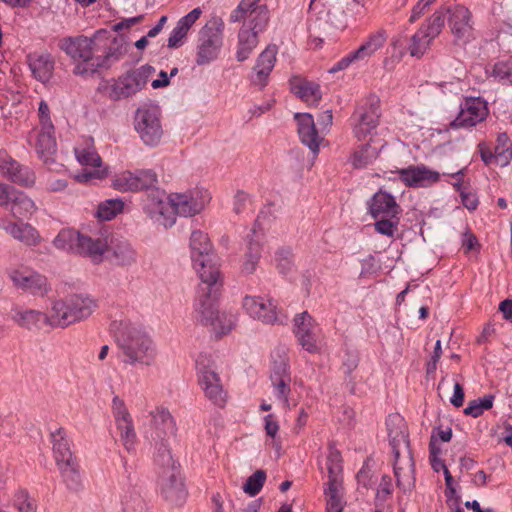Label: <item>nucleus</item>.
<instances>
[{"label":"nucleus","instance_id":"f257e3e1","mask_svg":"<svg viewBox=\"0 0 512 512\" xmlns=\"http://www.w3.org/2000/svg\"><path fill=\"white\" fill-rule=\"evenodd\" d=\"M212 194L203 186H195L184 191L152 192L144 206L146 214L165 228L172 227L180 217H193L201 214L210 204Z\"/></svg>","mask_w":512,"mask_h":512},{"label":"nucleus","instance_id":"f03ea898","mask_svg":"<svg viewBox=\"0 0 512 512\" xmlns=\"http://www.w3.org/2000/svg\"><path fill=\"white\" fill-rule=\"evenodd\" d=\"M115 338L125 364L149 367L155 363L157 346L143 326L131 322H120Z\"/></svg>","mask_w":512,"mask_h":512},{"label":"nucleus","instance_id":"7ed1b4c3","mask_svg":"<svg viewBox=\"0 0 512 512\" xmlns=\"http://www.w3.org/2000/svg\"><path fill=\"white\" fill-rule=\"evenodd\" d=\"M97 308V300L88 295H70L53 302L49 314V324L54 327L66 328L89 318Z\"/></svg>","mask_w":512,"mask_h":512},{"label":"nucleus","instance_id":"20e7f679","mask_svg":"<svg viewBox=\"0 0 512 512\" xmlns=\"http://www.w3.org/2000/svg\"><path fill=\"white\" fill-rule=\"evenodd\" d=\"M189 247L193 267L201 281L210 288H217L221 284V273L213 263V247L208 235L201 230L192 231Z\"/></svg>","mask_w":512,"mask_h":512},{"label":"nucleus","instance_id":"39448f33","mask_svg":"<svg viewBox=\"0 0 512 512\" xmlns=\"http://www.w3.org/2000/svg\"><path fill=\"white\" fill-rule=\"evenodd\" d=\"M56 248L67 250L100 261L108 249V242L103 237L93 238L74 229H62L53 241Z\"/></svg>","mask_w":512,"mask_h":512},{"label":"nucleus","instance_id":"423d86ee","mask_svg":"<svg viewBox=\"0 0 512 512\" xmlns=\"http://www.w3.org/2000/svg\"><path fill=\"white\" fill-rule=\"evenodd\" d=\"M224 20L217 15L211 16L199 31L195 62L204 66L220 56L224 39Z\"/></svg>","mask_w":512,"mask_h":512},{"label":"nucleus","instance_id":"0eeeda50","mask_svg":"<svg viewBox=\"0 0 512 512\" xmlns=\"http://www.w3.org/2000/svg\"><path fill=\"white\" fill-rule=\"evenodd\" d=\"M96 48L102 52L97 56V60L92 67L76 65L74 73L77 75L93 74L99 68H108L116 61L120 60L126 53L125 41L121 37H115L106 30H99L95 33Z\"/></svg>","mask_w":512,"mask_h":512},{"label":"nucleus","instance_id":"6e6552de","mask_svg":"<svg viewBox=\"0 0 512 512\" xmlns=\"http://www.w3.org/2000/svg\"><path fill=\"white\" fill-rule=\"evenodd\" d=\"M153 431L150 438L151 443L157 450L163 464L169 465L172 462L170 441L175 436L176 425L169 410L158 407L151 412Z\"/></svg>","mask_w":512,"mask_h":512},{"label":"nucleus","instance_id":"1a4fd4ad","mask_svg":"<svg viewBox=\"0 0 512 512\" xmlns=\"http://www.w3.org/2000/svg\"><path fill=\"white\" fill-rule=\"evenodd\" d=\"M150 65H142L126 71L107 86V95L111 100L118 101L130 98L140 92L154 74Z\"/></svg>","mask_w":512,"mask_h":512},{"label":"nucleus","instance_id":"9d476101","mask_svg":"<svg viewBox=\"0 0 512 512\" xmlns=\"http://www.w3.org/2000/svg\"><path fill=\"white\" fill-rule=\"evenodd\" d=\"M160 116L157 106H143L135 112V130L147 145H157L164 134Z\"/></svg>","mask_w":512,"mask_h":512},{"label":"nucleus","instance_id":"9b49d317","mask_svg":"<svg viewBox=\"0 0 512 512\" xmlns=\"http://www.w3.org/2000/svg\"><path fill=\"white\" fill-rule=\"evenodd\" d=\"M251 23L244 24L238 33V46L236 58L242 62L248 59L252 51L258 45V33L264 29L268 22L267 12L263 9H253L250 12Z\"/></svg>","mask_w":512,"mask_h":512},{"label":"nucleus","instance_id":"f8f14e48","mask_svg":"<svg viewBox=\"0 0 512 512\" xmlns=\"http://www.w3.org/2000/svg\"><path fill=\"white\" fill-rule=\"evenodd\" d=\"M111 409L120 441L124 448L131 452L135 449L137 443V434L132 415L125 401L117 395L112 398Z\"/></svg>","mask_w":512,"mask_h":512},{"label":"nucleus","instance_id":"ddd939ff","mask_svg":"<svg viewBox=\"0 0 512 512\" xmlns=\"http://www.w3.org/2000/svg\"><path fill=\"white\" fill-rule=\"evenodd\" d=\"M448 26L453 37L463 44L476 39L473 14L466 6L456 4L447 9Z\"/></svg>","mask_w":512,"mask_h":512},{"label":"nucleus","instance_id":"4468645a","mask_svg":"<svg viewBox=\"0 0 512 512\" xmlns=\"http://www.w3.org/2000/svg\"><path fill=\"white\" fill-rule=\"evenodd\" d=\"M386 39L387 35L384 30L371 33L356 50L351 51L336 62L329 72L336 73L348 68L354 62L364 61L370 58L384 46Z\"/></svg>","mask_w":512,"mask_h":512},{"label":"nucleus","instance_id":"2eb2a0df","mask_svg":"<svg viewBox=\"0 0 512 512\" xmlns=\"http://www.w3.org/2000/svg\"><path fill=\"white\" fill-rule=\"evenodd\" d=\"M242 308L251 318L264 324L281 323L280 311L273 299L247 295L242 300Z\"/></svg>","mask_w":512,"mask_h":512},{"label":"nucleus","instance_id":"dca6fc26","mask_svg":"<svg viewBox=\"0 0 512 512\" xmlns=\"http://www.w3.org/2000/svg\"><path fill=\"white\" fill-rule=\"evenodd\" d=\"M295 335L300 345L309 353L321 349V330L308 312H302L294 318Z\"/></svg>","mask_w":512,"mask_h":512},{"label":"nucleus","instance_id":"f3484780","mask_svg":"<svg viewBox=\"0 0 512 512\" xmlns=\"http://www.w3.org/2000/svg\"><path fill=\"white\" fill-rule=\"evenodd\" d=\"M61 48L73 60L79 61L77 65L92 67L97 60V56H94L98 52L95 34L91 38L86 36L67 38L62 42Z\"/></svg>","mask_w":512,"mask_h":512},{"label":"nucleus","instance_id":"a211bd4d","mask_svg":"<svg viewBox=\"0 0 512 512\" xmlns=\"http://www.w3.org/2000/svg\"><path fill=\"white\" fill-rule=\"evenodd\" d=\"M489 110L486 101L479 97L466 98L461 104L460 111L452 125L470 128L484 121Z\"/></svg>","mask_w":512,"mask_h":512},{"label":"nucleus","instance_id":"6ab92c4d","mask_svg":"<svg viewBox=\"0 0 512 512\" xmlns=\"http://www.w3.org/2000/svg\"><path fill=\"white\" fill-rule=\"evenodd\" d=\"M9 277L13 285L24 292L43 295L47 291L46 278L30 268L13 269L10 271Z\"/></svg>","mask_w":512,"mask_h":512},{"label":"nucleus","instance_id":"aec40b11","mask_svg":"<svg viewBox=\"0 0 512 512\" xmlns=\"http://www.w3.org/2000/svg\"><path fill=\"white\" fill-rule=\"evenodd\" d=\"M379 108L369 103L360 106L353 116V133L359 140L373 134L379 124Z\"/></svg>","mask_w":512,"mask_h":512},{"label":"nucleus","instance_id":"412c9836","mask_svg":"<svg viewBox=\"0 0 512 512\" xmlns=\"http://www.w3.org/2000/svg\"><path fill=\"white\" fill-rule=\"evenodd\" d=\"M198 382L205 396L215 405L222 407L227 400L219 375L208 367L198 368Z\"/></svg>","mask_w":512,"mask_h":512},{"label":"nucleus","instance_id":"4be33fe9","mask_svg":"<svg viewBox=\"0 0 512 512\" xmlns=\"http://www.w3.org/2000/svg\"><path fill=\"white\" fill-rule=\"evenodd\" d=\"M161 494L173 507H182L185 504L188 491L178 472L170 471L162 478Z\"/></svg>","mask_w":512,"mask_h":512},{"label":"nucleus","instance_id":"5701e85b","mask_svg":"<svg viewBox=\"0 0 512 512\" xmlns=\"http://www.w3.org/2000/svg\"><path fill=\"white\" fill-rule=\"evenodd\" d=\"M271 382L276 398L282 402L284 407L289 408L290 403L288 396L290 394V375L288 373L287 360L285 356H280L279 361L273 362Z\"/></svg>","mask_w":512,"mask_h":512},{"label":"nucleus","instance_id":"b1692460","mask_svg":"<svg viewBox=\"0 0 512 512\" xmlns=\"http://www.w3.org/2000/svg\"><path fill=\"white\" fill-rule=\"evenodd\" d=\"M394 462V474L397 486L403 491H411L415 485L414 461L410 451L397 450Z\"/></svg>","mask_w":512,"mask_h":512},{"label":"nucleus","instance_id":"393cba45","mask_svg":"<svg viewBox=\"0 0 512 512\" xmlns=\"http://www.w3.org/2000/svg\"><path fill=\"white\" fill-rule=\"evenodd\" d=\"M368 212L374 218L392 217L395 218L401 212L395 197L380 189L368 201Z\"/></svg>","mask_w":512,"mask_h":512},{"label":"nucleus","instance_id":"a878e982","mask_svg":"<svg viewBox=\"0 0 512 512\" xmlns=\"http://www.w3.org/2000/svg\"><path fill=\"white\" fill-rule=\"evenodd\" d=\"M0 229L5 231L15 240L27 246H36L41 241L40 234L29 223L13 222L8 219H1Z\"/></svg>","mask_w":512,"mask_h":512},{"label":"nucleus","instance_id":"bb28decb","mask_svg":"<svg viewBox=\"0 0 512 512\" xmlns=\"http://www.w3.org/2000/svg\"><path fill=\"white\" fill-rule=\"evenodd\" d=\"M28 67L32 76L42 82H48L54 72L55 61L52 55L45 51H36L27 56Z\"/></svg>","mask_w":512,"mask_h":512},{"label":"nucleus","instance_id":"cd10ccee","mask_svg":"<svg viewBox=\"0 0 512 512\" xmlns=\"http://www.w3.org/2000/svg\"><path fill=\"white\" fill-rule=\"evenodd\" d=\"M295 119L298 124V134L304 145L310 148L313 153H317L323 137L315 127L314 119L309 113H297Z\"/></svg>","mask_w":512,"mask_h":512},{"label":"nucleus","instance_id":"c85d7f7f","mask_svg":"<svg viewBox=\"0 0 512 512\" xmlns=\"http://www.w3.org/2000/svg\"><path fill=\"white\" fill-rule=\"evenodd\" d=\"M3 177L20 186H33L36 180L33 170L22 162H0Z\"/></svg>","mask_w":512,"mask_h":512},{"label":"nucleus","instance_id":"c756f323","mask_svg":"<svg viewBox=\"0 0 512 512\" xmlns=\"http://www.w3.org/2000/svg\"><path fill=\"white\" fill-rule=\"evenodd\" d=\"M400 179L410 187H425L439 180V173L423 165L410 166L399 170Z\"/></svg>","mask_w":512,"mask_h":512},{"label":"nucleus","instance_id":"7c9ffc66","mask_svg":"<svg viewBox=\"0 0 512 512\" xmlns=\"http://www.w3.org/2000/svg\"><path fill=\"white\" fill-rule=\"evenodd\" d=\"M221 285L222 283L217 288L207 286L209 293L199 297L194 309V320L198 324L212 328L218 309L215 297L211 294L212 292H217Z\"/></svg>","mask_w":512,"mask_h":512},{"label":"nucleus","instance_id":"2f4dec72","mask_svg":"<svg viewBox=\"0 0 512 512\" xmlns=\"http://www.w3.org/2000/svg\"><path fill=\"white\" fill-rule=\"evenodd\" d=\"M202 13V9L200 7H196L178 20L168 38L169 48H178L182 46L190 29L200 19Z\"/></svg>","mask_w":512,"mask_h":512},{"label":"nucleus","instance_id":"473e14b6","mask_svg":"<svg viewBox=\"0 0 512 512\" xmlns=\"http://www.w3.org/2000/svg\"><path fill=\"white\" fill-rule=\"evenodd\" d=\"M387 427L394 455L397 450L400 454H403V451H409L408 434L403 419L399 415H391L387 420Z\"/></svg>","mask_w":512,"mask_h":512},{"label":"nucleus","instance_id":"72a5a7b5","mask_svg":"<svg viewBox=\"0 0 512 512\" xmlns=\"http://www.w3.org/2000/svg\"><path fill=\"white\" fill-rule=\"evenodd\" d=\"M290 88L295 95L310 106L318 105L321 99L319 85L301 77H292L290 80Z\"/></svg>","mask_w":512,"mask_h":512},{"label":"nucleus","instance_id":"f704fd0d","mask_svg":"<svg viewBox=\"0 0 512 512\" xmlns=\"http://www.w3.org/2000/svg\"><path fill=\"white\" fill-rule=\"evenodd\" d=\"M77 168L70 171L71 176L79 183H91L103 179L108 174V167L103 162H77Z\"/></svg>","mask_w":512,"mask_h":512},{"label":"nucleus","instance_id":"c9c22d12","mask_svg":"<svg viewBox=\"0 0 512 512\" xmlns=\"http://www.w3.org/2000/svg\"><path fill=\"white\" fill-rule=\"evenodd\" d=\"M278 49L276 45H268L258 56L254 71L256 73L255 83L261 87L266 85V81L276 63Z\"/></svg>","mask_w":512,"mask_h":512},{"label":"nucleus","instance_id":"e433bc0d","mask_svg":"<svg viewBox=\"0 0 512 512\" xmlns=\"http://www.w3.org/2000/svg\"><path fill=\"white\" fill-rule=\"evenodd\" d=\"M497 144L492 152L490 146L482 142L478 145L481 160H491L492 158H500L502 160L512 159V142L506 133H499L496 140Z\"/></svg>","mask_w":512,"mask_h":512},{"label":"nucleus","instance_id":"4c0bfd02","mask_svg":"<svg viewBox=\"0 0 512 512\" xmlns=\"http://www.w3.org/2000/svg\"><path fill=\"white\" fill-rule=\"evenodd\" d=\"M10 211L16 218H29L37 211L35 202L23 192H14L11 188Z\"/></svg>","mask_w":512,"mask_h":512},{"label":"nucleus","instance_id":"58836bf2","mask_svg":"<svg viewBox=\"0 0 512 512\" xmlns=\"http://www.w3.org/2000/svg\"><path fill=\"white\" fill-rule=\"evenodd\" d=\"M52 449L57 466L75 461L65 431L61 428L51 434Z\"/></svg>","mask_w":512,"mask_h":512},{"label":"nucleus","instance_id":"ea45409f","mask_svg":"<svg viewBox=\"0 0 512 512\" xmlns=\"http://www.w3.org/2000/svg\"><path fill=\"white\" fill-rule=\"evenodd\" d=\"M12 318L19 326L27 329L37 328L41 324L49 323V315L32 309L16 310Z\"/></svg>","mask_w":512,"mask_h":512},{"label":"nucleus","instance_id":"a19ab883","mask_svg":"<svg viewBox=\"0 0 512 512\" xmlns=\"http://www.w3.org/2000/svg\"><path fill=\"white\" fill-rule=\"evenodd\" d=\"M35 148L38 156L46 160L55 154L57 144L54 136V127H52V129H44L41 127L37 136Z\"/></svg>","mask_w":512,"mask_h":512},{"label":"nucleus","instance_id":"79ce46f5","mask_svg":"<svg viewBox=\"0 0 512 512\" xmlns=\"http://www.w3.org/2000/svg\"><path fill=\"white\" fill-rule=\"evenodd\" d=\"M264 422V429L267 436L265 445L267 448L273 450L277 457H279L282 452V441L279 436V424L271 414L264 418Z\"/></svg>","mask_w":512,"mask_h":512},{"label":"nucleus","instance_id":"37998d69","mask_svg":"<svg viewBox=\"0 0 512 512\" xmlns=\"http://www.w3.org/2000/svg\"><path fill=\"white\" fill-rule=\"evenodd\" d=\"M238 316L236 312L230 310H218L211 330L218 335H225L231 332L237 323Z\"/></svg>","mask_w":512,"mask_h":512},{"label":"nucleus","instance_id":"c03bdc74","mask_svg":"<svg viewBox=\"0 0 512 512\" xmlns=\"http://www.w3.org/2000/svg\"><path fill=\"white\" fill-rule=\"evenodd\" d=\"M342 481H328L327 488L325 489L326 496V510L327 512H342L343 501L341 495Z\"/></svg>","mask_w":512,"mask_h":512},{"label":"nucleus","instance_id":"a18cd8bd","mask_svg":"<svg viewBox=\"0 0 512 512\" xmlns=\"http://www.w3.org/2000/svg\"><path fill=\"white\" fill-rule=\"evenodd\" d=\"M261 257V245L259 242L250 241L241 265V272L246 275L253 274Z\"/></svg>","mask_w":512,"mask_h":512},{"label":"nucleus","instance_id":"49530a36","mask_svg":"<svg viewBox=\"0 0 512 512\" xmlns=\"http://www.w3.org/2000/svg\"><path fill=\"white\" fill-rule=\"evenodd\" d=\"M123 209L124 202L121 199H108L98 205L95 215L102 221H109L122 213Z\"/></svg>","mask_w":512,"mask_h":512},{"label":"nucleus","instance_id":"de8ad7c7","mask_svg":"<svg viewBox=\"0 0 512 512\" xmlns=\"http://www.w3.org/2000/svg\"><path fill=\"white\" fill-rule=\"evenodd\" d=\"M111 250L119 264L127 265L135 261V252L127 240H113L111 242Z\"/></svg>","mask_w":512,"mask_h":512},{"label":"nucleus","instance_id":"09e8293b","mask_svg":"<svg viewBox=\"0 0 512 512\" xmlns=\"http://www.w3.org/2000/svg\"><path fill=\"white\" fill-rule=\"evenodd\" d=\"M385 144L380 140L370 138L369 142L358 146L354 151V160H373L379 157Z\"/></svg>","mask_w":512,"mask_h":512},{"label":"nucleus","instance_id":"8fccbe9b","mask_svg":"<svg viewBox=\"0 0 512 512\" xmlns=\"http://www.w3.org/2000/svg\"><path fill=\"white\" fill-rule=\"evenodd\" d=\"M327 469L329 481H342V456L334 446L329 447V453L327 456Z\"/></svg>","mask_w":512,"mask_h":512},{"label":"nucleus","instance_id":"3c124183","mask_svg":"<svg viewBox=\"0 0 512 512\" xmlns=\"http://www.w3.org/2000/svg\"><path fill=\"white\" fill-rule=\"evenodd\" d=\"M445 15L441 11H436L433 15L426 21L424 25L419 29L421 32L433 41L441 32L444 26Z\"/></svg>","mask_w":512,"mask_h":512},{"label":"nucleus","instance_id":"603ef678","mask_svg":"<svg viewBox=\"0 0 512 512\" xmlns=\"http://www.w3.org/2000/svg\"><path fill=\"white\" fill-rule=\"evenodd\" d=\"M58 468L69 489L77 490L81 486V478L75 461L59 465Z\"/></svg>","mask_w":512,"mask_h":512},{"label":"nucleus","instance_id":"864d4df0","mask_svg":"<svg viewBox=\"0 0 512 512\" xmlns=\"http://www.w3.org/2000/svg\"><path fill=\"white\" fill-rule=\"evenodd\" d=\"M347 13L338 1L332 5L327 13V22L335 29L343 31L348 26Z\"/></svg>","mask_w":512,"mask_h":512},{"label":"nucleus","instance_id":"5fc2aeb1","mask_svg":"<svg viewBox=\"0 0 512 512\" xmlns=\"http://www.w3.org/2000/svg\"><path fill=\"white\" fill-rule=\"evenodd\" d=\"M494 396L485 395L483 398L472 400L468 403L464 409V414L477 418L483 414L485 410H489L493 407Z\"/></svg>","mask_w":512,"mask_h":512},{"label":"nucleus","instance_id":"6e6d98bb","mask_svg":"<svg viewBox=\"0 0 512 512\" xmlns=\"http://www.w3.org/2000/svg\"><path fill=\"white\" fill-rule=\"evenodd\" d=\"M113 186L115 189L121 192H136L137 189V180L136 173H131L129 171H125L113 180Z\"/></svg>","mask_w":512,"mask_h":512},{"label":"nucleus","instance_id":"4d7b16f0","mask_svg":"<svg viewBox=\"0 0 512 512\" xmlns=\"http://www.w3.org/2000/svg\"><path fill=\"white\" fill-rule=\"evenodd\" d=\"M431 40L424 34L418 30L412 37L411 45L409 47L410 55L413 57H421L430 47Z\"/></svg>","mask_w":512,"mask_h":512},{"label":"nucleus","instance_id":"13d9d810","mask_svg":"<svg viewBox=\"0 0 512 512\" xmlns=\"http://www.w3.org/2000/svg\"><path fill=\"white\" fill-rule=\"evenodd\" d=\"M12 504L18 512H36L35 501L25 490L17 491L12 499Z\"/></svg>","mask_w":512,"mask_h":512},{"label":"nucleus","instance_id":"bf43d9fd","mask_svg":"<svg viewBox=\"0 0 512 512\" xmlns=\"http://www.w3.org/2000/svg\"><path fill=\"white\" fill-rule=\"evenodd\" d=\"M266 479V474L263 470H257L253 473L243 486V490L250 496H255L260 492Z\"/></svg>","mask_w":512,"mask_h":512},{"label":"nucleus","instance_id":"052dcab7","mask_svg":"<svg viewBox=\"0 0 512 512\" xmlns=\"http://www.w3.org/2000/svg\"><path fill=\"white\" fill-rule=\"evenodd\" d=\"M137 189L148 190L155 188L158 184V175L153 170H141L136 173Z\"/></svg>","mask_w":512,"mask_h":512},{"label":"nucleus","instance_id":"680f3d73","mask_svg":"<svg viewBox=\"0 0 512 512\" xmlns=\"http://www.w3.org/2000/svg\"><path fill=\"white\" fill-rule=\"evenodd\" d=\"M399 217H382V219L378 220L374 224L375 230L382 235L387 237H393L395 232L398 229Z\"/></svg>","mask_w":512,"mask_h":512},{"label":"nucleus","instance_id":"e2e57ef3","mask_svg":"<svg viewBox=\"0 0 512 512\" xmlns=\"http://www.w3.org/2000/svg\"><path fill=\"white\" fill-rule=\"evenodd\" d=\"M125 512H149L145 501L139 496H129L123 501Z\"/></svg>","mask_w":512,"mask_h":512},{"label":"nucleus","instance_id":"0e129e2a","mask_svg":"<svg viewBox=\"0 0 512 512\" xmlns=\"http://www.w3.org/2000/svg\"><path fill=\"white\" fill-rule=\"evenodd\" d=\"M251 200L247 193L243 191H237L233 197V211L236 214H241L242 212L246 211L247 208L250 206Z\"/></svg>","mask_w":512,"mask_h":512},{"label":"nucleus","instance_id":"69168bd1","mask_svg":"<svg viewBox=\"0 0 512 512\" xmlns=\"http://www.w3.org/2000/svg\"><path fill=\"white\" fill-rule=\"evenodd\" d=\"M38 115L41 127L44 129H52V127H54L50 117V108L44 100L39 103Z\"/></svg>","mask_w":512,"mask_h":512},{"label":"nucleus","instance_id":"338daca9","mask_svg":"<svg viewBox=\"0 0 512 512\" xmlns=\"http://www.w3.org/2000/svg\"><path fill=\"white\" fill-rule=\"evenodd\" d=\"M342 7L346 9L347 15H360L364 12V4L359 0H339Z\"/></svg>","mask_w":512,"mask_h":512},{"label":"nucleus","instance_id":"774afa93","mask_svg":"<svg viewBox=\"0 0 512 512\" xmlns=\"http://www.w3.org/2000/svg\"><path fill=\"white\" fill-rule=\"evenodd\" d=\"M512 73V66L507 63V62H504V61H500V62H497L494 67H493V71H492V75L499 79V80H504L506 78H508Z\"/></svg>","mask_w":512,"mask_h":512}]
</instances>
